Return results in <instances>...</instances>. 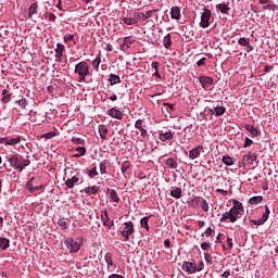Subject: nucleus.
<instances>
[{
	"mask_svg": "<svg viewBox=\"0 0 278 278\" xmlns=\"http://www.w3.org/2000/svg\"><path fill=\"white\" fill-rule=\"evenodd\" d=\"M237 45H239V47H250V39L244 37L239 38Z\"/></svg>",
	"mask_w": 278,
	"mask_h": 278,
	"instance_id": "nucleus-39",
	"label": "nucleus"
},
{
	"mask_svg": "<svg viewBox=\"0 0 278 278\" xmlns=\"http://www.w3.org/2000/svg\"><path fill=\"white\" fill-rule=\"evenodd\" d=\"M211 21V10L205 9V12H202L200 16V27L207 28L210 24L207 22Z\"/></svg>",
	"mask_w": 278,
	"mask_h": 278,
	"instance_id": "nucleus-10",
	"label": "nucleus"
},
{
	"mask_svg": "<svg viewBox=\"0 0 278 278\" xmlns=\"http://www.w3.org/2000/svg\"><path fill=\"white\" fill-rule=\"evenodd\" d=\"M26 166H29V160H22V162L18 163V167H13V169L21 173L24 172V168H26Z\"/></svg>",
	"mask_w": 278,
	"mask_h": 278,
	"instance_id": "nucleus-27",
	"label": "nucleus"
},
{
	"mask_svg": "<svg viewBox=\"0 0 278 278\" xmlns=\"http://www.w3.org/2000/svg\"><path fill=\"white\" fill-rule=\"evenodd\" d=\"M134 233V224L131 222L123 223V230H121V237L123 241H128V237Z\"/></svg>",
	"mask_w": 278,
	"mask_h": 278,
	"instance_id": "nucleus-3",
	"label": "nucleus"
},
{
	"mask_svg": "<svg viewBox=\"0 0 278 278\" xmlns=\"http://www.w3.org/2000/svg\"><path fill=\"white\" fill-rule=\"evenodd\" d=\"M100 223H113L109 219V212L103 211L102 213H100Z\"/></svg>",
	"mask_w": 278,
	"mask_h": 278,
	"instance_id": "nucleus-38",
	"label": "nucleus"
},
{
	"mask_svg": "<svg viewBox=\"0 0 278 278\" xmlns=\"http://www.w3.org/2000/svg\"><path fill=\"white\" fill-rule=\"evenodd\" d=\"M36 13H38V3L29 4L28 16L33 17Z\"/></svg>",
	"mask_w": 278,
	"mask_h": 278,
	"instance_id": "nucleus-33",
	"label": "nucleus"
},
{
	"mask_svg": "<svg viewBox=\"0 0 278 278\" xmlns=\"http://www.w3.org/2000/svg\"><path fill=\"white\" fill-rule=\"evenodd\" d=\"M75 151L78 152V153H86V148L78 147V148H75Z\"/></svg>",
	"mask_w": 278,
	"mask_h": 278,
	"instance_id": "nucleus-63",
	"label": "nucleus"
},
{
	"mask_svg": "<svg viewBox=\"0 0 278 278\" xmlns=\"http://www.w3.org/2000/svg\"><path fill=\"white\" fill-rule=\"evenodd\" d=\"M63 51H65V46H63L62 43L55 45V62L62 61Z\"/></svg>",
	"mask_w": 278,
	"mask_h": 278,
	"instance_id": "nucleus-12",
	"label": "nucleus"
},
{
	"mask_svg": "<svg viewBox=\"0 0 278 278\" xmlns=\"http://www.w3.org/2000/svg\"><path fill=\"white\" fill-rule=\"evenodd\" d=\"M103 227H106L108 229H112L114 227V222H102Z\"/></svg>",
	"mask_w": 278,
	"mask_h": 278,
	"instance_id": "nucleus-57",
	"label": "nucleus"
},
{
	"mask_svg": "<svg viewBox=\"0 0 278 278\" xmlns=\"http://www.w3.org/2000/svg\"><path fill=\"white\" fill-rule=\"evenodd\" d=\"M156 13V9L151 11H146V13L142 12H135V14L131 15V17L128 18H135V20H143V22L148 21L151 16Z\"/></svg>",
	"mask_w": 278,
	"mask_h": 278,
	"instance_id": "nucleus-6",
	"label": "nucleus"
},
{
	"mask_svg": "<svg viewBox=\"0 0 278 278\" xmlns=\"http://www.w3.org/2000/svg\"><path fill=\"white\" fill-rule=\"evenodd\" d=\"M169 195H172V198L179 200V198L182 197V189H180L179 187H172V191H169Z\"/></svg>",
	"mask_w": 278,
	"mask_h": 278,
	"instance_id": "nucleus-19",
	"label": "nucleus"
},
{
	"mask_svg": "<svg viewBox=\"0 0 278 278\" xmlns=\"http://www.w3.org/2000/svg\"><path fill=\"white\" fill-rule=\"evenodd\" d=\"M195 267L198 269H203V268H205V263H202V261H200V263H195Z\"/></svg>",
	"mask_w": 278,
	"mask_h": 278,
	"instance_id": "nucleus-62",
	"label": "nucleus"
},
{
	"mask_svg": "<svg viewBox=\"0 0 278 278\" xmlns=\"http://www.w3.org/2000/svg\"><path fill=\"white\" fill-rule=\"evenodd\" d=\"M22 139H23V137L18 136L15 138H10L9 140L1 142L0 144L12 147V146L18 144Z\"/></svg>",
	"mask_w": 278,
	"mask_h": 278,
	"instance_id": "nucleus-21",
	"label": "nucleus"
},
{
	"mask_svg": "<svg viewBox=\"0 0 278 278\" xmlns=\"http://www.w3.org/2000/svg\"><path fill=\"white\" fill-rule=\"evenodd\" d=\"M200 85H202V87L214 85V78L208 76H200Z\"/></svg>",
	"mask_w": 278,
	"mask_h": 278,
	"instance_id": "nucleus-20",
	"label": "nucleus"
},
{
	"mask_svg": "<svg viewBox=\"0 0 278 278\" xmlns=\"http://www.w3.org/2000/svg\"><path fill=\"white\" fill-rule=\"evenodd\" d=\"M253 144V140H250L248 137H245V144H243V148H248Z\"/></svg>",
	"mask_w": 278,
	"mask_h": 278,
	"instance_id": "nucleus-61",
	"label": "nucleus"
},
{
	"mask_svg": "<svg viewBox=\"0 0 278 278\" xmlns=\"http://www.w3.org/2000/svg\"><path fill=\"white\" fill-rule=\"evenodd\" d=\"M177 161L172 159V157H168V159H165V167H167L168 169H177Z\"/></svg>",
	"mask_w": 278,
	"mask_h": 278,
	"instance_id": "nucleus-22",
	"label": "nucleus"
},
{
	"mask_svg": "<svg viewBox=\"0 0 278 278\" xmlns=\"http://www.w3.org/2000/svg\"><path fill=\"white\" fill-rule=\"evenodd\" d=\"M86 175L89 176V179H94V177H98V167H92V169L86 170Z\"/></svg>",
	"mask_w": 278,
	"mask_h": 278,
	"instance_id": "nucleus-36",
	"label": "nucleus"
},
{
	"mask_svg": "<svg viewBox=\"0 0 278 278\" xmlns=\"http://www.w3.org/2000/svg\"><path fill=\"white\" fill-rule=\"evenodd\" d=\"M72 144H84V139L72 138Z\"/></svg>",
	"mask_w": 278,
	"mask_h": 278,
	"instance_id": "nucleus-56",
	"label": "nucleus"
},
{
	"mask_svg": "<svg viewBox=\"0 0 278 278\" xmlns=\"http://www.w3.org/2000/svg\"><path fill=\"white\" fill-rule=\"evenodd\" d=\"M172 20L179 21V8L172 7Z\"/></svg>",
	"mask_w": 278,
	"mask_h": 278,
	"instance_id": "nucleus-41",
	"label": "nucleus"
},
{
	"mask_svg": "<svg viewBox=\"0 0 278 278\" xmlns=\"http://www.w3.org/2000/svg\"><path fill=\"white\" fill-rule=\"evenodd\" d=\"M64 244L66 245V249L70 250V253H77V251L80 250V243H77V241L72 238H66Z\"/></svg>",
	"mask_w": 278,
	"mask_h": 278,
	"instance_id": "nucleus-5",
	"label": "nucleus"
},
{
	"mask_svg": "<svg viewBox=\"0 0 278 278\" xmlns=\"http://www.w3.org/2000/svg\"><path fill=\"white\" fill-rule=\"evenodd\" d=\"M223 164H225V166H233V157L230 156H223Z\"/></svg>",
	"mask_w": 278,
	"mask_h": 278,
	"instance_id": "nucleus-43",
	"label": "nucleus"
},
{
	"mask_svg": "<svg viewBox=\"0 0 278 278\" xmlns=\"http://www.w3.org/2000/svg\"><path fill=\"white\" fill-rule=\"evenodd\" d=\"M182 271H186L187 275H193L194 273L202 271L199 267L194 266V262H182Z\"/></svg>",
	"mask_w": 278,
	"mask_h": 278,
	"instance_id": "nucleus-4",
	"label": "nucleus"
},
{
	"mask_svg": "<svg viewBox=\"0 0 278 278\" xmlns=\"http://www.w3.org/2000/svg\"><path fill=\"white\" fill-rule=\"evenodd\" d=\"M202 201H205V200L199 197H193L191 201H188V206L197 207L199 204H202Z\"/></svg>",
	"mask_w": 278,
	"mask_h": 278,
	"instance_id": "nucleus-25",
	"label": "nucleus"
},
{
	"mask_svg": "<svg viewBox=\"0 0 278 278\" xmlns=\"http://www.w3.org/2000/svg\"><path fill=\"white\" fill-rule=\"evenodd\" d=\"M202 208V212H207V201L202 200V203L198 204Z\"/></svg>",
	"mask_w": 278,
	"mask_h": 278,
	"instance_id": "nucleus-54",
	"label": "nucleus"
},
{
	"mask_svg": "<svg viewBox=\"0 0 278 278\" xmlns=\"http://www.w3.org/2000/svg\"><path fill=\"white\" fill-rule=\"evenodd\" d=\"M103 260L106 262V266H109V268H114V264L112 263V253L104 254Z\"/></svg>",
	"mask_w": 278,
	"mask_h": 278,
	"instance_id": "nucleus-34",
	"label": "nucleus"
},
{
	"mask_svg": "<svg viewBox=\"0 0 278 278\" xmlns=\"http://www.w3.org/2000/svg\"><path fill=\"white\" fill-rule=\"evenodd\" d=\"M98 192H100V187L98 186L84 188V193H86V195H94L98 194Z\"/></svg>",
	"mask_w": 278,
	"mask_h": 278,
	"instance_id": "nucleus-18",
	"label": "nucleus"
},
{
	"mask_svg": "<svg viewBox=\"0 0 278 278\" xmlns=\"http://www.w3.org/2000/svg\"><path fill=\"white\" fill-rule=\"evenodd\" d=\"M1 96H4V97H1V103H4V104L10 103L11 98H10V94H7V89L1 91Z\"/></svg>",
	"mask_w": 278,
	"mask_h": 278,
	"instance_id": "nucleus-42",
	"label": "nucleus"
},
{
	"mask_svg": "<svg viewBox=\"0 0 278 278\" xmlns=\"http://www.w3.org/2000/svg\"><path fill=\"white\" fill-rule=\"evenodd\" d=\"M157 139L160 140V142L170 141V139H174V132H160L157 135Z\"/></svg>",
	"mask_w": 278,
	"mask_h": 278,
	"instance_id": "nucleus-15",
	"label": "nucleus"
},
{
	"mask_svg": "<svg viewBox=\"0 0 278 278\" xmlns=\"http://www.w3.org/2000/svg\"><path fill=\"white\" fill-rule=\"evenodd\" d=\"M262 195L252 197L251 199H248V204L257 205L258 203H262Z\"/></svg>",
	"mask_w": 278,
	"mask_h": 278,
	"instance_id": "nucleus-32",
	"label": "nucleus"
},
{
	"mask_svg": "<svg viewBox=\"0 0 278 278\" xmlns=\"http://www.w3.org/2000/svg\"><path fill=\"white\" fill-rule=\"evenodd\" d=\"M15 104L18 105V108H22V110L26 109V99L22 98L21 100L15 101Z\"/></svg>",
	"mask_w": 278,
	"mask_h": 278,
	"instance_id": "nucleus-50",
	"label": "nucleus"
},
{
	"mask_svg": "<svg viewBox=\"0 0 278 278\" xmlns=\"http://www.w3.org/2000/svg\"><path fill=\"white\" fill-rule=\"evenodd\" d=\"M54 136H56V134H54L53 131H50V132L41 135V138L50 140V139L54 138Z\"/></svg>",
	"mask_w": 278,
	"mask_h": 278,
	"instance_id": "nucleus-51",
	"label": "nucleus"
},
{
	"mask_svg": "<svg viewBox=\"0 0 278 278\" xmlns=\"http://www.w3.org/2000/svg\"><path fill=\"white\" fill-rule=\"evenodd\" d=\"M135 129H137V131H140V138H146L147 136H149V131L146 130V123L142 122V119H137L135 122Z\"/></svg>",
	"mask_w": 278,
	"mask_h": 278,
	"instance_id": "nucleus-7",
	"label": "nucleus"
},
{
	"mask_svg": "<svg viewBox=\"0 0 278 278\" xmlns=\"http://www.w3.org/2000/svg\"><path fill=\"white\" fill-rule=\"evenodd\" d=\"M202 150H203L202 146H197V147H193V149L188 150L186 154L188 155V159L193 161V160H197L200 154H202Z\"/></svg>",
	"mask_w": 278,
	"mask_h": 278,
	"instance_id": "nucleus-8",
	"label": "nucleus"
},
{
	"mask_svg": "<svg viewBox=\"0 0 278 278\" xmlns=\"http://www.w3.org/2000/svg\"><path fill=\"white\" fill-rule=\"evenodd\" d=\"M100 66V56L94 58V60H92V68L98 70Z\"/></svg>",
	"mask_w": 278,
	"mask_h": 278,
	"instance_id": "nucleus-52",
	"label": "nucleus"
},
{
	"mask_svg": "<svg viewBox=\"0 0 278 278\" xmlns=\"http://www.w3.org/2000/svg\"><path fill=\"white\" fill-rule=\"evenodd\" d=\"M208 113L211 115H215L216 117H219L225 114V108L223 106H215L214 109H208Z\"/></svg>",
	"mask_w": 278,
	"mask_h": 278,
	"instance_id": "nucleus-16",
	"label": "nucleus"
},
{
	"mask_svg": "<svg viewBox=\"0 0 278 278\" xmlns=\"http://www.w3.org/2000/svg\"><path fill=\"white\" fill-rule=\"evenodd\" d=\"M75 74L78 75V83H84L86 80V76H89V64L86 62L75 64Z\"/></svg>",
	"mask_w": 278,
	"mask_h": 278,
	"instance_id": "nucleus-2",
	"label": "nucleus"
},
{
	"mask_svg": "<svg viewBox=\"0 0 278 278\" xmlns=\"http://www.w3.org/2000/svg\"><path fill=\"white\" fill-rule=\"evenodd\" d=\"M109 278H124V277L117 274H112V275H109Z\"/></svg>",
	"mask_w": 278,
	"mask_h": 278,
	"instance_id": "nucleus-64",
	"label": "nucleus"
},
{
	"mask_svg": "<svg viewBox=\"0 0 278 278\" xmlns=\"http://www.w3.org/2000/svg\"><path fill=\"white\" fill-rule=\"evenodd\" d=\"M134 43L132 37H125L123 38V43L121 45V51H126L129 46Z\"/></svg>",
	"mask_w": 278,
	"mask_h": 278,
	"instance_id": "nucleus-17",
	"label": "nucleus"
},
{
	"mask_svg": "<svg viewBox=\"0 0 278 278\" xmlns=\"http://www.w3.org/2000/svg\"><path fill=\"white\" fill-rule=\"evenodd\" d=\"M109 130L105 128V125H99L98 126V134L100 135V140H105V134Z\"/></svg>",
	"mask_w": 278,
	"mask_h": 278,
	"instance_id": "nucleus-29",
	"label": "nucleus"
},
{
	"mask_svg": "<svg viewBox=\"0 0 278 278\" xmlns=\"http://www.w3.org/2000/svg\"><path fill=\"white\" fill-rule=\"evenodd\" d=\"M119 84V76L114 74H109V85L114 86Z\"/></svg>",
	"mask_w": 278,
	"mask_h": 278,
	"instance_id": "nucleus-31",
	"label": "nucleus"
},
{
	"mask_svg": "<svg viewBox=\"0 0 278 278\" xmlns=\"http://www.w3.org/2000/svg\"><path fill=\"white\" fill-rule=\"evenodd\" d=\"M268 217H270V208H267V206H265V213L262 214V218L251 220V223L253 224V226H262L264 225V223L267 222Z\"/></svg>",
	"mask_w": 278,
	"mask_h": 278,
	"instance_id": "nucleus-9",
	"label": "nucleus"
},
{
	"mask_svg": "<svg viewBox=\"0 0 278 278\" xmlns=\"http://www.w3.org/2000/svg\"><path fill=\"white\" fill-rule=\"evenodd\" d=\"M21 161H26V159H21L20 155H12L9 159H7V162L10 163V167L18 168V164Z\"/></svg>",
	"mask_w": 278,
	"mask_h": 278,
	"instance_id": "nucleus-11",
	"label": "nucleus"
},
{
	"mask_svg": "<svg viewBox=\"0 0 278 278\" xmlns=\"http://www.w3.org/2000/svg\"><path fill=\"white\" fill-rule=\"evenodd\" d=\"M256 153L248 152V154L242 155V163L253 164V162H256Z\"/></svg>",
	"mask_w": 278,
	"mask_h": 278,
	"instance_id": "nucleus-14",
	"label": "nucleus"
},
{
	"mask_svg": "<svg viewBox=\"0 0 278 278\" xmlns=\"http://www.w3.org/2000/svg\"><path fill=\"white\" fill-rule=\"evenodd\" d=\"M68 42L76 43L75 35H72V34L64 35V43H68Z\"/></svg>",
	"mask_w": 278,
	"mask_h": 278,
	"instance_id": "nucleus-46",
	"label": "nucleus"
},
{
	"mask_svg": "<svg viewBox=\"0 0 278 278\" xmlns=\"http://www.w3.org/2000/svg\"><path fill=\"white\" fill-rule=\"evenodd\" d=\"M200 249H202V251H207L211 249V243H207V242H202L200 244Z\"/></svg>",
	"mask_w": 278,
	"mask_h": 278,
	"instance_id": "nucleus-55",
	"label": "nucleus"
},
{
	"mask_svg": "<svg viewBox=\"0 0 278 278\" xmlns=\"http://www.w3.org/2000/svg\"><path fill=\"white\" fill-rule=\"evenodd\" d=\"M67 220L66 218L58 219V227H61V230H66Z\"/></svg>",
	"mask_w": 278,
	"mask_h": 278,
	"instance_id": "nucleus-47",
	"label": "nucleus"
},
{
	"mask_svg": "<svg viewBox=\"0 0 278 278\" xmlns=\"http://www.w3.org/2000/svg\"><path fill=\"white\" fill-rule=\"evenodd\" d=\"M131 168V163L128 161H123V163L121 164V173L122 174H126V172Z\"/></svg>",
	"mask_w": 278,
	"mask_h": 278,
	"instance_id": "nucleus-35",
	"label": "nucleus"
},
{
	"mask_svg": "<svg viewBox=\"0 0 278 278\" xmlns=\"http://www.w3.org/2000/svg\"><path fill=\"white\" fill-rule=\"evenodd\" d=\"M40 189H42V186L33 187V182H27V190L29 192H37V191H40Z\"/></svg>",
	"mask_w": 278,
	"mask_h": 278,
	"instance_id": "nucleus-44",
	"label": "nucleus"
},
{
	"mask_svg": "<svg viewBox=\"0 0 278 278\" xmlns=\"http://www.w3.org/2000/svg\"><path fill=\"white\" fill-rule=\"evenodd\" d=\"M163 47L165 49H169L170 48V34L165 35V37L163 38Z\"/></svg>",
	"mask_w": 278,
	"mask_h": 278,
	"instance_id": "nucleus-45",
	"label": "nucleus"
},
{
	"mask_svg": "<svg viewBox=\"0 0 278 278\" xmlns=\"http://www.w3.org/2000/svg\"><path fill=\"white\" fill-rule=\"evenodd\" d=\"M211 233H214V229L207 228L205 229V232L202 233V236H205V238L211 237Z\"/></svg>",
	"mask_w": 278,
	"mask_h": 278,
	"instance_id": "nucleus-59",
	"label": "nucleus"
},
{
	"mask_svg": "<svg viewBox=\"0 0 278 278\" xmlns=\"http://www.w3.org/2000/svg\"><path fill=\"white\" fill-rule=\"evenodd\" d=\"M105 165H108V163H105V161L100 162V165H99L100 175H105Z\"/></svg>",
	"mask_w": 278,
	"mask_h": 278,
	"instance_id": "nucleus-53",
	"label": "nucleus"
},
{
	"mask_svg": "<svg viewBox=\"0 0 278 278\" xmlns=\"http://www.w3.org/2000/svg\"><path fill=\"white\" fill-rule=\"evenodd\" d=\"M204 257H205V264L211 265V264H212L211 254H208L207 252H205Z\"/></svg>",
	"mask_w": 278,
	"mask_h": 278,
	"instance_id": "nucleus-58",
	"label": "nucleus"
},
{
	"mask_svg": "<svg viewBox=\"0 0 278 278\" xmlns=\"http://www.w3.org/2000/svg\"><path fill=\"white\" fill-rule=\"evenodd\" d=\"M216 10H218L219 13L222 14H227V12L230 11V8L227 7V4L225 3H219V4H216Z\"/></svg>",
	"mask_w": 278,
	"mask_h": 278,
	"instance_id": "nucleus-30",
	"label": "nucleus"
},
{
	"mask_svg": "<svg viewBox=\"0 0 278 278\" xmlns=\"http://www.w3.org/2000/svg\"><path fill=\"white\" fill-rule=\"evenodd\" d=\"M149 216L140 218V228L146 229V231H149Z\"/></svg>",
	"mask_w": 278,
	"mask_h": 278,
	"instance_id": "nucleus-37",
	"label": "nucleus"
},
{
	"mask_svg": "<svg viewBox=\"0 0 278 278\" xmlns=\"http://www.w3.org/2000/svg\"><path fill=\"white\" fill-rule=\"evenodd\" d=\"M226 244H228L227 247L223 245V250H230L233 249V239H226Z\"/></svg>",
	"mask_w": 278,
	"mask_h": 278,
	"instance_id": "nucleus-49",
	"label": "nucleus"
},
{
	"mask_svg": "<svg viewBox=\"0 0 278 278\" xmlns=\"http://www.w3.org/2000/svg\"><path fill=\"white\" fill-rule=\"evenodd\" d=\"M197 66L201 67V66H205V58L200 59V61H197Z\"/></svg>",
	"mask_w": 278,
	"mask_h": 278,
	"instance_id": "nucleus-60",
	"label": "nucleus"
},
{
	"mask_svg": "<svg viewBox=\"0 0 278 278\" xmlns=\"http://www.w3.org/2000/svg\"><path fill=\"white\" fill-rule=\"evenodd\" d=\"M245 130H248V132H250L251 136H253V137H258V135H260L258 129H256V127H254L253 125H250V124L245 125Z\"/></svg>",
	"mask_w": 278,
	"mask_h": 278,
	"instance_id": "nucleus-26",
	"label": "nucleus"
},
{
	"mask_svg": "<svg viewBox=\"0 0 278 278\" xmlns=\"http://www.w3.org/2000/svg\"><path fill=\"white\" fill-rule=\"evenodd\" d=\"M242 211V203L233 200V206H230L228 212L223 213V217H219V223H225L226 220L236 223V220H239V215Z\"/></svg>",
	"mask_w": 278,
	"mask_h": 278,
	"instance_id": "nucleus-1",
	"label": "nucleus"
},
{
	"mask_svg": "<svg viewBox=\"0 0 278 278\" xmlns=\"http://www.w3.org/2000/svg\"><path fill=\"white\" fill-rule=\"evenodd\" d=\"M8 248H10V240L7 238H0V249L7 250Z\"/></svg>",
	"mask_w": 278,
	"mask_h": 278,
	"instance_id": "nucleus-40",
	"label": "nucleus"
},
{
	"mask_svg": "<svg viewBox=\"0 0 278 278\" xmlns=\"http://www.w3.org/2000/svg\"><path fill=\"white\" fill-rule=\"evenodd\" d=\"M77 181H79V179L75 176H72V178L66 179V182H65L66 188L72 189L73 187H75V184H77Z\"/></svg>",
	"mask_w": 278,
	"mask_h": 278,
	"instance_id": "nucleus-28",
	"label": "nucleus"
},
{
	"mask_svg": "<svg viewBox=\"0 0 278 278\" xmlns=\"http://www.w3.org/2000/svg\"><path fill=\"white\" fill-rule=\"evenodd\" d=\"M106 193L109 194V199H112V202L118 203L119 198L117 197V191H114V189H106Z\"/></svg>",
	"mask_w": 278,
	"mask_h": 278,
	"instance_id": "nucleus-23",
	"label": "nucleus"
},
{
	"mask_svg": "<svg viewBox=\"0 0 278 278\" xmlns=\"http://www.w3.org/2000/svg\"><path fill=\"white\" fill-rule=\"evenodd\" d=\"M262 10H270V11H274L276 12V10H278V5L277 4H265L262 7Z\"/></svg>",
	"mask_w": 278,
	"mask_h": 278,
	"instance_id": "nucleus-48",
	"label": "nucleus"
},
{
	"mask_svg": "<svg viewBox=\"0 0 278 278\" xmlns=\"http://www.w3.org/2000/svg\"><path fill=\"white\" fill-rule=\"evenodd\" d=\"M137 22H142V18L123 17V24H125L127 26L136 25Z\"/></svg>",
	"mask_w": 278,
	"mask_h": 278,
	"instance_id": "nucleus-24",
	"label": "nucleus"
},
{
	"mask_svg": "<svg viewBox=\"0 0 278 278\" xmlns=\"http://www.w3.org/2000/svg\"><path fill=\"white\" fill-rule=\"evenodd\" d=\"M106 115L117 121L123 119V113L117 109H109V111H106Z\"/></svg>",
	"mask_w": 278,
	"mask_h": 278,
	"instance_id": "nucleus-13",
	"label": "nucleus"
}]
</instances>
